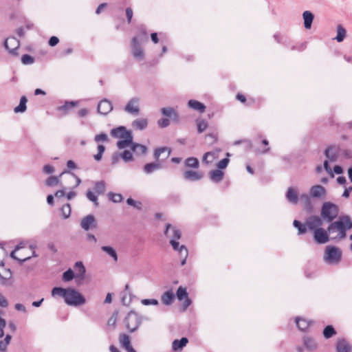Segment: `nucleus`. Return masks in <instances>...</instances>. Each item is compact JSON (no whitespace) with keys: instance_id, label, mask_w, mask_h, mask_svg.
Listing matches in <instances>:
<instances>
[{"instance_id":"1","label":"nucleus","mask_w":352,"mask_h":352,"mask_svg":"<svg viewBox=\"0 0 352 352\" xmlns=\"http://www.w3.org/2000/svg\"><path fill=\"white\" fill-rule=\"evenodd\" d=\"M352 228V220L348 215L340 217L336 221H332L328 226L331 240L340 241L346 238V232Z\"/></svg>"},{"instance_id":"2","label":"nucleus","mask_w":352,"mask_h":352,"mask_svg":"<svg viewBox=\"0 0 352 352\" xmlns=\"http://www.w3.org/2000/svg\"><path fill=\"white\" fill-rule=\"evenodd\" d=\"M165 235L170 239V243L175 250L178 251L180 258L182 259V265H185L186 258L188 257V250L184 245L179 246V243L177 241L181 238V232L177 230L175 227L172 226L170 224H167L165 230Z\"/></svg>"},{"instance_id":"3","label":"nucleus","mask_w":352,"mask_h":352,"mask_svg":"<svg viewBox=\"0 0 352 352\" xmlns=\"http://www.w3.org/2000/svg\"><path fill=\"white\" fill-rule=\"evenodd\" d=\"M26 243L22 242L18 245L15 249L11 252L10 256L19 261L20 263L24 262L30 259L32 256H36L34 251L35 246L30 245L28 249L25 248Z\"/></svg>"},{"instance_id":"4","label":"nucleus","mask_w":352,"mask_h":352,"mask_svg":"<svg viewBox=\"0 0 352 352\" xmlns=\"http://www.w3.org/2000/svg\"><path fill=\"white\" fill-rule=\"evenodd\" d=\"M342 257L341 250L333 245H327L324 250V261L329 265H336L340 263Z\"/></svg>"},{"instance_id":"5","label":"nucleus","mask_w":352,"mask_h":352,"mask_svg":"<svg viewBox=\"0 0 352 352\" xmlns=\"http://www.w3.org/2000/svg\"><path fill=\"white\" fill-rule=\"evenodd\" d=\"M338 206L331 202H324L321 208V216L328 222H332L338 215Z\"/></svg>"},{"instance_id":"6","label":"nucleus","mask_w":352,"mask_h":352,"mask_svg":"<svg viewBox=\"0 0 352 352\" xmlns=\"http://www.w3.org/2000/svg\"><path fill=\"white\" fill-rule=\"evenodd\" d=\"M65 302L68 305L77 307L85 304L86 300L84 296L78 291L72 288H68Z\"/></svg>"},{"instance_id":"7","label":"nucleus","mask_w":352,"mask_h":352,"mask_svg":"<svg viewBox=\"0 0 352 352\" xmlns=\"http://www.w3.org/2000/svg\"><path fill=\"white\" fill-rule=\"evenodd\" d=\"M126 329L130 332L135 331L141 323V317L135 311H130L125 318Z\"/></svg>"},{"instance_id":"8","label":"nucleus","mask_w":352,"mask_h":352,"mask_svg":"<svg viewBox=\"0 0 352 352\" xmlns=\"http://www.w3.org/2000/svg\"><path fill=\"white\" fill-rule=\"evenodd\" d=\"M327 190L324 187L321 185H314L309 189V196L307 194L301 195V199H305L306 202L309 203L310 197L312 198H323L326 195Z\"/></svg>"},{"instance_id":"9","label":"nucleus","mask_w":352,"mask_h":352,"mask_svg":"<svg viewBox=\"0 0 352 352\" xmlns=\"http://www.w3.org/2000/svg\"><path fill=\"white\" fill-rule=\"evenodd\" d=\"M313 238L314 241L318 244H324L329 241L331 236L327 230H325L322 227L313 232Z\"/></svg>"},{"instance_id":"10","label":"nucleus","mask_w":352,"mask_h":352,"mask_svg":"<svg viewBox=\"0 0 352 352\" xmlns=\"http://www.w3.org/2000/svg\"><path fill=\"white\" fill-rule=\"evenodd\" d=\"M131 53L133 56L138 60H143L144 58V52L140 44L138 43V37L132 38Z\"/></svg>"},{"instance_id":"11","label":"nucleus","mask_w":352,"mask_h":352,"mask_svg":"<svg viewBox=\"0 0 352 352\" xmlns=\"http://www.w3.org/2000/svg\"><path fill=\"white\" fill-rule=\"evenodd\" d=\"M305 221L308 230L311 231L312 232H314V230H316L317 229H319L322 226V220L318 216H310L306 219Z\"/></svg>"},{"instance_id":"12","label":"nucleus","mask_w":352,"mask_h":352,"mask_svg":"<svg viewBox=\"0 0 352 352\" xmlns=\"http://www.w3.org/2000/svg\"><path fill=\"white\" fill-rule=\"evenodd\" d=\"M124 111L132 115H138L140 113V99L135 97L131 98L126 104Z\"/></svg>"},{"instance_id":"13","label":"nucleus","mask_w":352,"mask_h":352,"mask_svg":"<svg viewBox=\"0 0 352 352\" xmlns=\"http://www.w3.org/2000/svg\"><path fill=\"white\" fill-rule=\"evenodd\" d=\"M12 272L10 269L6 268L3 262L0 263V280L1 283L9 285L12 283Z\"/></svg>"},{"instance_id":"14","label":"nucleus","mask_w":352,"mask_h":352,"mask_svg":"<svg viewBox=\"0 0 352 352\" xmlns=\"http://www.w3.org/2000/svg\"><path fill=\"white\" fill-rule=\"evenodd\" d=\"M76 271L75 278L76 281L80 283L85 278V267L81 261H77L74 265Z\"/></svg>"},{"instance_id":"15","label":"nucleus","mask_w":352,"mask_h":352,"mask_svg":"<svg viewBox=\"0 0 352 352\" xmlns=\"http://www.w3.org/2000/svg\"><path fill=\"white\" fill-rule=\"evenodd\" d=\"M4 46L10 53L15 54L19 47V41L14 37H9L5 41Z\"/></svg>"},{"instance_id":"16","label":"nucleus","mask_w":352,"mask_h":352,"mask_svg":"<svg viewBox=\"0 0 352 352\" xmlns=\"http://www.w3.org/2000/svg\"><path fill=\"white\" fill-rule=\"evenodd\" d=\"M98 112L102 115H107L113 109V105L111 101L104 99L98 104Z\"/></svg>"},{"instance_id":"17","label":"nucleus","mask_w":352,"mask_h":352,"mask_svg":"<svg viewBox=\"0 0 352 352\" xmlns=\"http://www.w3.org/2000/svg\"><path fill=\"white\" fill-rule=\"evenodd\" d=\"M111 135L116 138L123 139L128 135H132L130 131H127L124 126H119L111 131Z\"/></svg>"},{"instance_id":"18","label":"nucleus","mask_w":352,"mask_h":352,"mask_svg":"<svg viewBox=\"0 0 352 352\" xmlns=\"http://www.w3.org/2000/svg\"><path fill=\"white\" fill-rule=\"evenodd\" d=\"M80 226L83 230L86 231L89 230L91 228L95 227L96 223L94 215L89 214L82 218L80 221Z\"/></svg>"},{"instance_id":"19","label":"nucleus","mask_w":352,"mask_h":352,"mask_svg":"<svg viewBox=\"0 0 352 352\" xmlns=\"http://www.w3.org/2000/svg\"><path fill=\"white\" fill-rule=\"evenodd\" d=\"M120 344L127 352H136L131 345L130 338L129 336L122 333L119 338Z\"/></svg>"},{"instance_id":"20","label":"nucleus","mask_w":352,"mask_h":352,"mask_svg":"<svg viewBox=\"0 0 352 352\" xmlns=\"http://www.w3.org/2000/svg\"><path fill=\"white\" fill-rule=\"evenodd\" d=\"M339 148L336 146H330L324 151L326 157L331 162H335L338 155Z\"/></svg>"},{"instance_id":"21","label":"nucleus","mask_w":352,"mask_h":352,"mask_svg":"<svg viewBox=\"0 0 352 352\" xmlns=\"http://www.w3.org/2000/svg\"><path fill=\"white\" fill-rule=\"evenodd\" d=\"M184 177L186 180L195 182L200 180L203 177V173L197 170H186L184 173Z\"/></svg>"},{"instance_id":"22","label":"nucleus","mask_w":352,"mask_h":352,"mask_svg":"<svg viewBox=\"0 0 352 352\" xmlns=\"http://www.w3.org/2000/svg\"><path fill=\"white\" fill-rule=\"evenodd\" d=\"M352 347L349 342L345 339H340L337 342V352H351Z\"/></svg>"},{"instance_id":"23","label":"nucleus","mask_w":352,"mask_h":352,"mask_svg":"<svg viewBox=\"0 0 352 352\" xmlns=\"http://www.w3.org/2000/svg\"><path fill=\"white\" fill-rule=\"evenodd\" d=\"M303 344L305 349L309 351H314L316 349L318 344L315 339L309 336L303 338Z\"/></svg>"},{"instance_id":"24","label":"nucleus","mask_w":352,"mask_h":352,"mask_svg":"<svg viewBox=\"0 0 352 352\" xmlns=\"http://www.w3.org/2000/svg\"><path fill=\"white\" fill-rule=\"evenodd\" d=\"M286 198L289 203L296 204L298 201V192L296 189L292 187L288 188L286 193Z\"/></svg>"},{"instance_id":"25","label":"nucleus","mask_w":352,"mask_h":352,"mask_svg":"<svg viewBox=\"0 0 352 352\" xmlns=\"http://www.w3.org/2000/svg\"><path fill=\"white\" fill-rule=\"evenodd\" d=\"M302 18L305 28L309 30L311 28V24L314 19L313 13L309 10L304 11L302 13Z\"/></svg>"},{"instance_id":"26","label":"nucleus","mask_w":352,"mask_h":352,"mask_svg":"<svg viewBox=\"0 0 352 352\" xmlns=\"http://www.w3.org/2000/svg\"><path fill=\"white\" fill-rule=\"evenodd\" d=\"M219 157V151H210L206 153L202 158V162L206 164L212 163L216 159Z\"/></svg>"},{"instance_id":"27","label":"nucleus","mask_w":352,"mask_h":352,"mask_svg":"<svg viewBox=\"0 0 352 352\" xmlns=\"http://www.w3.org/2000/svg\"><path fill=\"white\" fill-rule=\"evenodd\" d=\"M162 113L170 119H173L175 122H178L179 116L177 113L172 107H164L161 109Z\"/></svg>"},{"instance_id":"28","label":"nucleus","mask_w":352,"mask_h":352,"mask_svg":"<svg viewBox=\"0 0 352 352\" xmlns=\"http://www.w3.org/2000/svg\"><path fill=\"white\" fill-rule=\"evenodd\" d=\"M188 106L195 111H199V113H204L206 110V106L195 100H190L188 102Z\"/></svg>"},{"instance_id":"29","label":"nucleus","mask_w":352,"mask_h":352,"mask_svg":"<svg viewBox=\"0 0 352 352\" xmlns=\"http://www.w3.org/2000/svg\"><path fill=\"white\" fill-rule=\"evenodd\" d=\"M174 298L175 295L173 292L170 290L164 292L161 297L162 302L166 305H171L174 300Z\"/></svg>"},{"instance_id":"30","label":"nucleus","mask_w":352,"mask_h":352,"mask_svg":"<svg viewBox=\"0 0 352 352\" xmlns=\"http://www.w3.org/2000/svg\"><path fill=\"white\" fill-rule=\"evenodd\" d=\"M223 172L219 169L212 170L209 173L210 179L215 183L220 182L223 178Z\"/></svg>"},{"instance_id":"31","label":"nucleus","mask_w":352,"mask_h":352,"mask_svg":"<svg viewBox=\"0 0 352 352\" xmlns=\"http://www.w3.org/2000/svg\"><path fill=\"white\" fill-rule=\"evenodd\" d=\"M162 168V165L159 162H155V163H148V164H146L144 166V171L145 173L146 174H150V173H153L154 171L157 170H160Z\"/></svg>"},{"instance_id":"32","label":"nucleus","mask_w":352,"mask_h":352,"mask_svg":"<svg viewBox=\"0 0 352 352\" xmlns=\"http://www.w3.org/2000/svg\"><path fill=\"white\" fill-rule=\"evenodd\" d=\"M188 342V340L186 338H182L179 340H175L172 343V349L175 351L181 350L184 346L186 345Z\"/></svg>"},{"instance_id":"33","label":"nucleus","mask_w":352,"mask_h":352,"mask_svg":"<svg viewBox=\"0 0 352 352\" xmlns=\"http://www.w3.org/2000/svg\"><path fill=\"white\" fill-rule=\"evenodd\" d=\"M133 144V136L132 135H128V137H126L121 140H119L117 142V146L120 149L125 148L128 147L129 146L132 145Z\"/></svg>"},{"instance_id":"34","label":"nucleus","mask_w":352,"mask_h":352,"mask_svg":"<svg viewBox=\"0 0 352 352\" xmlns=\"http://www.w3.org/2000/svg\"><path fill=\"white\" fill-rule=\"evenodd\" d=\"M148 125V121L146 118H139L132 122V126L138 130L144 129Z\"/></svg>"},{"instance_id":"35","label":"nucleus","mask_w":352,"mask_h":352,"mask_svg":"<svg viewBox=\"0 0 352 352\" xmlns=\"http://www.w3.org/2000/svg\"><path fill=\"white\" fill-rule=\"evenodd\" d=\"M296 323L298 329L302 331H306L310 325V322L302 318H296Z\"/></svg>"},{"instance_id":"36","label":"nucleus","mask_w":352,"mask_h":352,"mask_svg":"<svg viewBox=\"0 0 352 352\" xmlns=\"http://www.w3.org/2000/svg\"><path fill=\"white\" fill-rule=\"evenodd\" d=\"M131 148L137 155H144L146 153L147 148L144 145L133 143L132 144Z\"/></svg>"},{"instance_id":"37","label":"nucleus","mask_w":352,"mask_h":352,"mask_svg":"<svg viewBox=\"0 0 352 352\" xmlns=\"http://www.w3.org/2000/svg\"><path fill=\"white\" fill-rule=\"evenodd\" d=\"M101 250L111 256L115 262L118 261V254L113 248L111 246H102Z\"/></svg>"},{"instance_id":"38","label":"nucleus","mask_w":352,"mask_h":352,"mask_svg":"<svg viewBox=\"0 0 352 352\" xmlns=\"http://www.w3.org/2000/svg\"><path fill=\"white\" fill-rule=\"evenodd\" d=\"M68 288L64 289L62 287H54L52 291V295L54 297L60 296L64 300L65 299Z\"/></svg>"},{"instance_id":"39","label":"nucleus","mask_w":352,"mask_h":352,"mask_svg":"<svg viewBox=\"0 0 352 352\" xmlns=\"http://www.w3.org/2000/svg\"><path fill=\"white\" fill-rule=\"evenodd\" d=\"M67 171H65L63 172V173H61L59 176L58 177H55V176H52V177H50L45 182V184L47 186H57L59 182H60V177H61V175L66 173Z\"/></svg>"},{"instance_id":"40","label":"nucleus","mask_w":352,"mask_h":352,"mask_svg":"<svg viewBox=\"0 0 352 352\" xmlns=\"http://www.w3.org/2000/svg\"><path fill=\"white\" fill-rule=\"evenodd\" d=\"M199 165V161L196 157H190L185 160V166L186 167L197 168Z\"/></svg>"},{"instance_id":"41","label":"nucleus","mask_w":352,"mask_h":352,"mask_svg":"<svg viewBox=\"0 0 352 352\" xmlns=\"http://www.w3.org/2000/svg\"><path fill=\"white\" fill-rule=\"evenodd\" d=\"M26 102L27 98L25 96H23L21 98L19 104L14 109L15 113H22L24 112L26 109Z\"/></svg>"},{"instance_id":"42","label":"nucleus","mask_w":352,"mask_h":352,"mask_svg":"<svg viewBox=\"0 0 352 352\" xmlns=\"http://www.w3.org/2000/svg\"><path fill=\"white\" fill-rule=\"evenodd\" d=\"M106 184L104 181H100L95 183L94 190L98 195L104 192Z\"/></svg>"},{"instance_id":"43","label":"nucleus","mask_w":352,"mask_h":352,"mask_svg":"<svg viewBox=\"0 0 352 352\" xmlns=\"http://www.w3.org/2000/svg\"><path fill=\"white\" fill-rule=\"evenodd\" d=\"M346 36V30L340 25L337 27V36L336 39L338 42H342Z\"/></svg>"},{"instance_id":"44","label":"nucleus","mask_w":352,"mask_h":352,"mask_svg":"<svg viewBox=\"0 0 352 352\" xmlns=\"http://www.w3.org/2000/svg\"><path fill=\"white\" fill-rule=\"evenodd\" d=\"M12 336L9 334L6 335L3 340H0V351L6 352L8 345L10 344Z\"/></svg>"},{"instance_id":"45","label":"nucleus","mask_w":352,"mask_h":352,"mask_svg":"<svg viewBox=\"0 0 352 352\" xmlns=\"http://www.w3.org/2000/svg\"><path fill=\"white\" fill-rule=\"evenodd\" d=\"M165 151H167L166 157H168V156L170 155L171 149L168 147H161L155 149L154 153V157L156 160H157L161 154Z\"/></svg>"},{"instance_id":"46","label":"nucleus","mask_w":352,"mask_h":352,"mask_svg":"<svg viewBox=\"0 0 352 352\" xmlns=\"http://www.w3.org/2000/svg\"><path fill=\"white\" fill-rule=\"evenodd\" d=\"M133 298L131 293L122 292L121 300L124 305L128 306L131 304Z\"/></svg>"},{"instance_id":"47","label":"nucleus","mask_w":352,"mask_h":352,"mask_svg":"<svg viewBox=\"0 0 352 352\" xmlns=\"http://www.w3.org/2000/svg\"><path fill=\"white\" fill-rule=\"evenodd\" d=\"M77 104L78 102L75 101L65 102L64 105L58 107V110L64 111V113L66 114L68 109L74 107Z\"/></svg>"},{"instance_id":"48","label":"nucleus","mask_w":352,"mask_h":352,"mask_svg":"<svg viewBox=\"0 0 352 352\" xmlns=\"http://www.w3.org/2000/svg\"><path fill=\"white\" fill-rule=\"evenodd\" d=\"M336 333V332L331 325L327 326L323 330V335L325 338H330Z\"/></svg>"},{"instance_id":"49","label":"nucleus","mask_w":352,"mask_h":352,"mask_svg":"<svg viewBox=\"0 0 352 352\" xmlns=\"http://www.w3.org/2000/svg\"><path fill=\"white\" fill-rule=\"evenodd\" d=\"M62 216L64 219H67L69 217L71 214V205L69 204H66L63 205L60 209Z\"/></svg>"},{"instance_id":"50","label":"nucleus","mask_w":352,"mask_h":352,"mask_svg":"<svg viewBox=\"0 0 352 352\" xmlns=\"http://www.w3.org/2000/svg\"><path fill=\"white\" fill-rule=\"evenodd\" d=\"M197 131L199 133H203L208 128V122L204 120H197Z\"/></svg>"},{"instance_id":"51","label":"nucleus","mask_w":352,"mask_h":352,"mask_svg":"<svg viewBox=\"0 0 352 352\" xmlns=\"http://www.w3.org/2000/svg\"><path fill=\"white\" fill-rule=\"evenodd\" d=\"M177 297L179 300H182L186 298H188V293L186 288L180 286L177 291Z\"/></svg>"},{"instance_id":"52","label":"nucleus","mask_w":352,"mask_h":352,"mask_svg":"<svg viewBox=\"0 0 352 352\" xmlns=\"http://www.w3.org/2000/svg\"><path fill=\"white\" fill-rule=\"evenodd\" d=\"M87 198L92 201L96 206H98V197L91 190H88L86 193Z\"/></svg>"},{"instance_id":"53","label":"nucleus","mask_w":352,"mask_h":352,"mask_svg":"<svg viewBox=\"0 0 352 352\" xmlns=\"http://www.w3.org/2000/svg\"><path fill=\"white\" fill-rule=\"evenodd\" d=\"M74 278H75V274H74V272L71 269H69L63 274V280L65 282H69L72 280Z\"/></svg>"},{"instance_id":"54","label":"nucleus","mask_w":352,"mask_h":352,"mask_svg":"<svg viewBox=\"0 0 352 352\" xmlns=\"http://www.w3.org/2000/svg\"><path fill=\"white\" fill-rule=\"evenodd\" d=\"M120 156L126 162L133 160V155L130 151H124Z\"/></svg>"},{"instance_id":"55","label":"nucleus","mask_w":352,"mask_h":352,"mask_svg":"<svg viewBox=\"0 0 352 352\" xmlns=\"http://www.w3.org/2000/svg\"><path fill=\"white\" fill-rule=\"evenodd\" d=\"M109 198L114 203H120L122 200L121 194L109 192L108 194Z\"/></svg>"},{"instance_id":"56","label":"nucleus","mask_w":352,"mask_h":352,"mask_svg":"<svg viewBox=\"0 0 352 352\" xmlns=\"http://www.w3.org/2000/svg\"><path fill=\"white\" fill-rule=\"evenodd\" d=\"M34 58L28 54H24L21 57V62L23 65H31L34 63Z\"/></svg>"},{"instance_id":"57","label":"nucleus","mask_w":352,"mask_h":352,"mask_svg":"<svg viewBox=\"0 0 352 352\" xmlns=\"http://www.w3.org/2000/svg\"><path fill=\"white\" fill-rule=\"evenodd\" d=\"M136 37H138V43H143L147 41V33L144 30L142 29Z\"/></svg>"},{"instance_id":"58","label":"nucleus","mask_w":352,"mask_h":352,"mask_svg":"<svg viewBox=\"0 0 352 352\" xmlns=\"http://www.w3.org/2000/svg\"><path fill=\"white\" fill-rule=\"evenodd\" d=\"M229 163V159L228 158H224L221 160H220L217 164V168L219 169H223L226 168L228 166V164Z\"/></svg>"},{"instance_id":"59","label":"nucleus","mask_w":352,"mask_h":352,"mask_svg":"<svg viewBox=\"0 0 352 352\" xmlns=\"http://www.w3.org/2000/svg\"><path fill=\"white\" fill-rule=\"evenodd\" d=\"M141 303L143 305H158V301L156 299H142Z\"/></svg>"},{"instance_id":"60","label":"nucleus","mask_w":352,"mask_h":352,"mask_svg":"<svg viewBox=\"0 0 352 352\" xmlns=\"http://www.w3.org/2000/svg\"><path fill=\"white\" fill-rule=\"evenodd\" d=\"M157 124L161 128H165L170 124V121L168 118H162L157 121Z\"/></svg>"},{"instance_id":"61","label":"nucleus","mask_w":352,"mask_h":352,"mask_svg":"<svg viewBox=\"0 0 352 352\" xmlns=\"http://www.w3.org/2000/svg\"><path fill=\"white\" fill-rule=\"evenodd\" d=\"M126 203H127L128 205L132 206H133L134 208H140V206H141V203L140 202H137V201H134L131 198L127 199Z\"/></svg>"},{"instance_id":"62","label":"nucleus","mask_w":352,"mask_h":352,"mask_svg":"<svg viewBox=\"0 0 352 352\" xmlns=\"http://www.w3.org/2000/svg\"><path fill=\"white\" fill-rule=\"evenodd\" d=\"M94 140L97 142H99L100 141H107V135L105 133H100V134L96 135L94 138Z\"/></svg>"},{"instance_id":"63","label":"nucleus","mask_w":352,"mask_h":352,"mask_svg":"<svg viewBox=\"0 0 352 352\" xmlns=\"http://www.w3.org/2000/svg\"><path fill=\"white\" fill-rule=\"evenodd\" d=\"M59 42V39L56 36H52L49 40V45L52 47L56 45Z\"/></svg>"},{"instance_id":"64","label":"nucleus","mask_w":352,"mask_h":352,"mask_svg":"<svg viewBox=\"0 0 352 352\" xmlns=\"http://www.w3.org/2000/svg\"><path fill=\"white\" fill-rule=\"evenodd\" d=\"M54 168L53 166L50 165H45L43 167V172L46 174H50L54 173Z\"/></svg>"}]
</instances>
